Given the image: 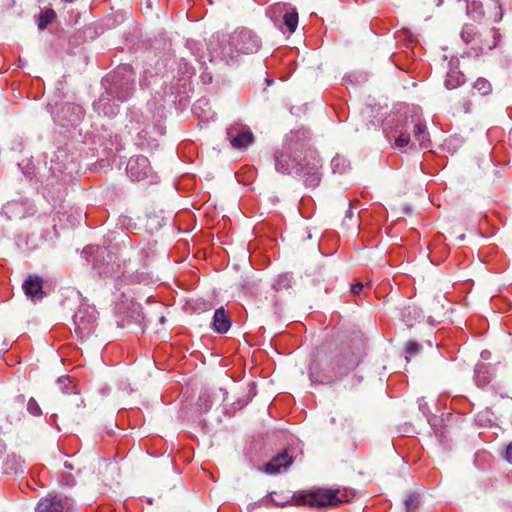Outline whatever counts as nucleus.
Segmentation results:
<instances>
[{"instance_id": "obj_1", "label": "nucleus", "mask_w": 512, "mask_h": 512, "mask_svg": "<svg viewBox=\"0 0 512 512\" xmlns=\"http://www.w3.org/2000/svg\"><path fill=\"white\" fill-rule=\"evenodd\" d=\"M260 47L261 40L252 30L240 28L231 34L212 35L207 48L211 61L219 59L229 63L235 61L240 54L258 52Z\"/></svg>"}, {"instance_id": "obj_2", "label": "nucleus", "mask_w": 512, "mask_h": 512, "mask_svg": "<svg viewBox=\"0 0 512 512\" xmlns=\"http://www.w3.org/2000/svg\"><path fill=\"white\" fill-rule=\"evenodd\" d=\"M363 355L364 348L360 341L343 346L329 361L326 368L320 369L315 364L310 366V380L318 384H331L353 371L361 362Z\"/></svg>"}, {"instance_id": "obj_3", "label": "nucleus", "mask_w": 512, "mask_h": 512, "mask_svg": "<svg viewBox=\"0 0 512 512\" xmlns=\"http://www.w3.org/2000/svg\"><path fill=\"white\" fill-rule=\"evenodd\" d=\"M275 169L282 174L295 173L301 177L308 188H315L319 185L322 177V160L315 151L306 153L302 161H298L293 155L290 146H283L274 155Z\"/></svg>"}, {"instance_id": "obj_4", "label": "nucleus", "mask_w": 512, "mask_h": 512, "mask_svg": "<svg viewBox=\"0 0 512 512\" xmlns=\"http://www.w3.org/2000/svg\"><path fill=\"white\" fill-rule=\"evenodd\" d=\"M271 501L277 506L289 504L309 505L311 507L336 506L343 502L339 490L317 488L298 492H273L270 495Z\"/></svg>"}, {"instance_id": "obj_5", "label": "nucleus", "mask_w": 512, "mask_h": 512, "mask_svg": "<svg viewBox=\"0 0 512 512\" xmlns=\"http://www.w3.org/2000/svg\"><path fill=\"white\" fill-rule=\"evenodd\" d=\"M111 79V85L93 103V108L99 115L109 118L118 114L120 104L127 101L134 91V82L120 79L119 72L111 76Z\"/></svg>"}, {"instance_id": "obj_6", "label": "nucleus", "mask_w": 512, "mask_h": 512, "mask_svg": "<svg viewBox=\"0 0 512 512\" xmlns=\"http://www.w3.org/2000/svg\"><path fill=\"white\" fill-rule=\"evenodd\" d=\"M413 133L414 140L418 142L421 148H428L429 133L427 131L426 124L421 122L419 119L410 120L406 119L405 128L400 130L399 135L395 138V146L398 148H404L409 145L411 136Z\"/></svg>"}, {"instance_id": "obj_7", "label": "nucleus", "mask_w": 512, "mask_h": 512, "mask_svg": "<svg viewBox=\"0 0 512 512\" xmlns=\"http://www.w3.org/2000/svg\"><path fill=\"white\" fill-rule=\"evenodd\" d=\"M126 172L128 177L136 182L149 180V183H156L158 179L149 159L143 155L131 157L127 163Z\"/></svg>"}, {"instance_id": "obj_8", "label": "nucleus", "mask_w": 512, "mask_h": 512, "mask_svg": "<svg viewBox=\"0 0 512 512\" xmlns=\"http://www.w3.org/2000/svg\"><path fill=\"white\" fill-rule=\"evenodd\" d=\"M36 212L35 205L28 198H20L19 200L8 201L2 206L1 216L6 220H18L34 215Z\"/></svg>"}, {"instance_id": "obj_9", "label": "nucleus", "mask_w": 512, "mask_h": 512, "mask_svg": "<svg viewBox=\"0 0 512 512\" xmlns=\"http://www.w3.org/2000/svg\"><path fill=\"white\" fill-rule=\"evenodd\" d=\"M73 505V499L66 495L49 493L39 500L35 512H69Z\"/></svg>"}, {"instance_id": "obj_10", "label": "nucleus", "mask_w": 512, "mask_h": 512, "mask_svg": "<svg viewBox=\"0 0 512 512\" xmlns=\"http://www.w3.org/2000/svg\"><path fill=\"white\" fill-rule=\"evenodd\" d=\"M73 322L75 325V334L80 340L89 337L96 328V316L93 311L87 308H80L74 314Z\"/></svg>"}, {"instance_id": "obj_11", "label": "nucleus", "mask_w": 512, "mask_h": 512, "mask_svg": "<svg viewBox=\"0 0 512 512\" xmlns=\"http://www.w3.org/2000/svg\"><path fill=\"white\" fill-rule=\"evenodd\" d=\"M25 294L34 299L40 300L44 297L43 280L37 275H30L23 283Z\"/></svg>"}, {"instance_id": "obj_12", "label": "nucleus", "mask_w": 512, "mask_h": 512, "mask_svg": "<svg viewBox=\"0 0 512 512\" xmlns=\"http://www.w3.org/2000/svg\"><path fill=\"white\" fill-rule=\"evenodd\" d=\"M292 463V458L286 453L282 452L276 456H274L266 465L265 471L274 475L280 473L282 469H286Z\"/></svg>"}, {"instance_id": "obj_13", "label": "nucleus", "mask_w": 512, "mask_h": 512, "mask_svg": "<svg viewBox=\"0 0 512 512\" xmlns=\"http://www.w3.org/2000/svg\"><path fill=\"white\" fill-rule=\"evenodd\" d=\"M228 139L234 148H245L254 141V136L249 130H241L234 134L232 129L227 132Z\"/></svg>"}, {"instance_id": "obj_14", "label": "nucleus", "mask_w": 512, "mask_h": 512, "mask_svg": "<svg viewBox=\"0 0 512 512\" xmlns=\"http://www.w3.org/2000/svg\"><path fill=\"white\" fill-rule=\"evenodd\" d=\"M493 377V367L490 364L478 363L474 371V381L478 387H485Z\"/></svg>"}, {"instance_id": "obj_15", "label": "nucleus", "mask_w": 512, "mask_h": 512, "mask_svg": "<svg viewBox=\"0 0 512 512\" xmlns=\"http://www.w3.org/2000/svg\"><path fill=\"white\" fill-rule=\"evenodd\" d=\"M2 471L7 475L21 476L24 473L23 461L15 454L8 455L2 465Z\"/></svg>"}, {"instance_id": "obj_16", "label": "nucleus", "mask_w": 512, "mask_h": 512, "mask_svg": "<svg viewBox=\"0 0 512 512\" xmlns=\"http://www.w3.org/2000/svg\"><path fill=\"white\" fill-rule=\"evenodd\" d=\"M213 329L220 333H226L231 327V320L223 307L215 310L212 322Z\"/></svg>"}, {"instance_id": "obj_17", "label": "nucleus", "mask_w": 512, "mask_h": 512, "mask_svg": "<svg viewBox=\"0 0 512 512\" xmlns=\"http://www.w3.org/2000/svg\"><path fill=\"white\" fill-rule=\"evenodd\" d=\"M465 82L464 74L457 69H450L445 78V87L449 90L455 89Z\"/></svg>"}, {"instance_id": "obj_18", "label": "nucleus", "mask_w": 512, "mask_h": 512, "mask_svg": "<svg viewBox=\"0 0 512 512\" xmlns=\"http://www.w3.org/2000/svg\"><path fill=\"white\" fill-rule=\"evenodd\" d=\"M403 320L407 325L412 326L413 321H416L422 317V311L416 306L408 305L402 310Z\"/></svg>"}, {"instance_id": "obj_19", "label": "nucleus", "mask_w": 512, "mask_h": 512, "mask_svg": "<svg viewBox=\"0 0 512 512\" xmlns=\"http://www.w3.org/2000/svg\"><path fill=\"white\" fill-rule=\"evenodd\" d=\"M284 25L289 33H293L298 25V13L295 9H290L283 15Z\"/></svg>"}, {"instance_id": "obj_20", "label": "nucleus", "mask_w": 512, "mask_h": 512, "mask_svg": "<svg viewBox=\"0 0 512 512\" xmlns=\"http://www.w3.org/2000/svg\"><path fill=\"white\" fill-rule=\"evenodd\" d=\"M331 168L333 173L343 174L349 169V162L345 157L336 155L331 161Z\"/></svg>"}, {"instance_id": "obj_21", "label": "nucleus", "mask_w": 512, "mask_h": 512, "mask_svg": "<svg viewBox=\"0 0 512 512\" xmlns=\"http://www.w3.org/2000/svg\"><path fill=\"white\" fill-rule=\"evenodd\" d=\"M56 19V13L53 9L44 10L39 17L38 20V28L40 30L45 29L48 25H50Z\"/></svg>"}, {"instance_id": "obj_22", "label": "nucleus", "mask_w": 512, "mask_h": 512, "mask_svg": "<svg viewBox=\"0 0 512 512\" xmlns=\"http://www.w3.org/2000/svg\"><path fill=\"white\" fill-rule=\"evenodd\" d=\"M473 88L477 90L481 95H488L492 91L490 82L485 78H478L474 82Z\"/></svg>"}, {"instance_id": "obj_23", "label": "nucleus", "mask_w": 512, "mask_h": 512, "mask_svg": "<svg viewBox=\"0 0 512 512\" xmlns=\"http://www.w3.org/2000/svg\"><path fill=\"white\" fill-rule=\"evenodd\" d=\"M404 504L407 512L415 510L420 504V494L416 492L408 494L404 500Z\"/></svg>"}, {"instance_id": "obj_24", "label": "nucleus", "mask_w": 512, "mask_h": 512, "mask_svg": "<svg viewBox=\"0 0 512 512\" xmlns=\"http://www.w3.org/2000/svg\"><path fill=\"white\" fill-rule=\"evenodd\" d=\"M467 9L474 20H480L484 15L482 4L479 2L473 1L467 6Z\"/></svg>"}, {"instance_id": "obj_25", "label": "nucleus", "mask_w": 512, "mask_h": 512, "mask_svg": "<svg viewBox=\"0 0 512 512\" xmlns=\"http://www.w3.org/2000/svg\"><path fill=\"white\" fill-rule=\"evenodd\" d=\"M475 34L476 31L474 26L471 24H466L462 28L461 38L466 44H469L473 41Z\"/></svg>"}, {"instance_id": "obj_26", "label": "nucleus", "mask_w": 512, "mask_h": 512, "mask_svg": "<svg viewBox=\"0 0 512 512\" xmlns=\"http://www.w3.org/2000/svg\"><path fill=\"white\" fill-rule=\"evenodd\" d=\"M292 277L289 274H281L278 276L276 282L274 283L273 287L275 290H280L284 287H289L291 283Z\"/></svg>"}, {"instance_id": "obj_27", "label": "nucleus", "mask_w": 512, "mask_h": 512, "mask_svg": "<svg viewBox=\"0 0 512 512\" xmlns=\"http://www.w3.org/2000/svg\"><path fill=\"white\" fill-rule=\"evenodd\" d=\"M71 379L68 376H62L57 379V386L63 393H70L72 388L70 387Z\"/></svg>"}, {"instance_id": "obj_28", "label": "nucleus", "mask_w": 512, "mask_h": 512, "mask_svg": "<svg viewBox=\"0 0 512 512\" xmlns=\"http://www.w3.org/2000/svg\"><path fill=\"white\" fill-rule=\"evenodd\" d=\"M27 411L33 415V416H41L42 415V410L38 404V402L33 398L31 397L29 400H28V403H27Z\"/></svg>"}, {"instance_id": "obj_29", "label": "nucleus", "mask_w": 512, "mask_h": 512, "mask_svg": "<svg viewBox=\"0 0 512 512\" xmlns=\"http://www.w3.org/2000/svg\"><path fill=\"white\" fill-rule=\"evenodd\" d=\"M421 349V346L419 343L415 341H408L406 344V353L408 355H416Z\"/></svg>"}, {"instance_id": "obj_30", "label": "nucleus", "mask_w": 512, "mask_h": 512, "mask_svg": "<svg viewBox=\"0 0 512 512\" xmlns=\"http://www.w3.org/2000/svg\"><path fill=\"white\" fill-rule=\"evenodd\" d=\"M504 458L512 464V442L507 445L504 453Z\"/></svg>"}, {"instance_id": "obj_31", "label": "nucleus", "mask_w": 512, "mask_h": 512, "mask_svg": "<svg viewBox=\"0 0 512 512\" xmlns=\"http://www.w3.org/2000/svg\"><path fill=\"white\" fill-rule=\"evenodd\" d=\"M202 104H207V101L205 99H200L198 100L195 104H194V107H193V111L199 115V117H201V115L198 113V109L201 108V105Z\"/></svg>"}, {"instance_id": "obj_32", "label": "nucleus", "mask_w": 512, "mask_h": 512, "mask_svg": "<svg viewBox=\"0 0 512 512\" xmlns=\"http://www.w3.org/2000/svg\"><path fill=\"white\" fill-rule=\"evenodd\" d=\"M363 289V284L357 283L351 286V291L354 294H359Z\"/></svg>"}, {"instance_id": "obj_33", "label": "nucleus", "mask_w": 512, "mask_h": 512, "mask_svg": "<svg viewBox=\"0 0 512 512\" xmlns=\"http://www.w3.org/2000/svg\"><path fill=\"white\" fill-rule=\"evenodd\" d=\"M481 357H482L483 359H486V360H487V359H489V357H490V352H489V351H487V350L482 351V352H481Z\"/></svg>"}, {"instance_id": "obj_34", "label": "nucleus", "mask_w": 512, "mask_h": 512, "mask_svg": "<svg viewBox=\"0 0 512 512\" xmlns=\"http://www.w3.org/2000/svg\"><path fill=\"white\" fill-rule=\"evenodd\" d=\"M352 214H353V212H352V208L350 206L349 209L346 212V217L350 218V217H352Z\"/></svg>"}, {"instance_id": "obj_35", "label": "nucleus", "mask_w": 512, "mask_h": 512, "mask_svg": "<svg viewBox=\"0 0 512 512\" xmlns=\"http://www.w3.org/2000/svg\"><path fill=\"white\" fill-rule=\"evenodd\" d=\"M63 1H64L65 3H69V4H71V3L75 2L76 0H63Z\"/></svg>"}, {"instance_id": "obj_36", "label": "nucleus", "mask_w": 512, "mask_h": 512, "mask_svg": "<svg viewBox=\"0 0 512 512\" xmlns=\"http://www.w3.org/2000/svg\"><path fill=\"white\" fill-rule=\"evenodd\" d=\"M25 485H26L27 487H29L30 489H34L33 487H30V486H29V482H25Z\"/></svg>"}, {"instance_id": "obj_37", "label": "nucleus", "mask_w": 512, "mask_h": 512, "mask_svg": "<svg viewBox=\"0 0 512 512\" xmlns=\"http://www.w3.org/2000/svg\"><path fill=\"white\" fill-rule=\"evenodd\" d=\"M108 271H101L100 274H107Z\"/></svg>"}]
</instances>
